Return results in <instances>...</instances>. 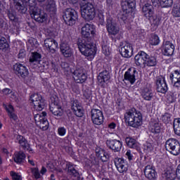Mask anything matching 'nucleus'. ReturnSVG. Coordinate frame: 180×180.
Listing matches in <instances>:
<instances>
[{"instance_id":"obj_1","label":"nucleus","mask_w":180,"mask_h":180,"mask_svg":"<svg viewBox=\"0 0 180 180\" xmlns=\"http://www.w3.org/2000/svg\"><path fill=\"white\" fill-rule=\"evenodd\" d=\"M91 36L95 34V26L92 24H86L82 28V39H79L77 42L78 49L80 53L86 57L94 58L96 54L95 45L92 41Z\"/></svg>"},{"instance_id":"obj_2","label":"nucleus","mask_w":180,"mask_h":180,"mask_svg":"<svg viewBox=\"0 0 180 180\" xmlns=\"http://www.w3.org/2000/svg\"><path fill=\"white\" fill-rule=\"evenodd\" d=\"M124 120L131 127H139L143 123V116L141 112L131 108L125 112Z\"/></svg>"},{"instance_id":"obj_3","label":"nucleus","mask_w":180,"mask_h":180,"mask_svg":"<svg viewBox=\"0 0 180 180\" xmlns=\"http://www.w3.org/2000/svg\"><path fill=\"white\" fill-rule=\"evenodd\" d=\"M24 1H25L27 5L30 6L31 17L32 19H34L36 22H39V23H43V22H46V20H47V14L44 12H41V8L34 6V3L32 4L30 3L31 0Z\"/></svg>"},{"instance_id":"obj_4","label":"nucleus","mask_w":180,"mask_h":180,"mask_svg":"<svg viewBox=\"0 0 180 180\" xmlns=\"http://www.w3.org/2000/svg\"><path fill=\"white\" fill-rule=\"evenodd\" d=\"M83 1H86L87 3L81 7L82 18L88 21L93 20L96 15L95 6L92 3L89 2V0Z\"/></svg>"},{"instance_id":"obj_5","label":"nucleus","mask_w":180,"mask_h":180,"mask_svg":"<svg viewBox=\"0 0 180 180\" xmlns=\"http://www.w3.org/2000/svg\"><path fill=\"white\" fill-rule=\"evenodd\" d=\"M165 148L170 154L173 155H179L180 144L176 139H169L165 143Z\"/></svg>"},{"instance_id":"obj_6","label":"nucleus","mask_w":180,"mask_h":180,"mask_svg":"<svg viewBox=\"0 0 180 180\" xmlns=\"http://www.w3.org/2000/svg\"><path fill=\"white\" fill-rule=\"evenodd\" d=\"M63 20L68 26H73L78 20V13L72 8H66L64 12Z\"/></svg>"},{"instance_id":"obj_7","label":"nucleus","mask_w":180,"mask_h":180,"mask_svg":"<svg viewBox=\"0 0 180 180\" xmlns=\"http://www.w3.org/2000/svg\"><path fill=\"white\" fill-rule=\"evenodd\" d=\"M30 101L32 103L35 110L41 111L44 109V106H46V102H44V99L41 95L39 94H34L31 95Z\"/></svg>"},{"instance_id":"obj_8","label":"nucleus","mask_w":180,"mask_h":180,"mask_svg":"<svg viewBox=\"0 0 180 180\" xmlns=\"http://www.w3.org/2000/svg\"><path fill=\"white\" fill-rule=\"evenodd\" d=\"M13 68L14 74L18 75L20 78H22V79L29 78V69H27V67H26L25 64L17 63L13 65Z\"/></svg>"},{"instance_id":"obj_9","label":"nucleus","mask_w":180,"mask_h":180,"mask_svg":"<svg viewBox=\"0 0 180 180\" xmlns=\"http://www.w3.org/2000/svg\"><path fill=\"white\" fill-rule=\"evenodd\" d=\"M46 116H47L46 112L34 114V115L35 122L39 125V127L42 129V130H47V129H49V121H47Z\"/></svg>"},{"instance_id":"obj_10","label":"nucleus","mask_w":180,"mask_h":180,"mask_svg":"<svg viewBox=\"0 0 180 180\" xmlns=\"http://www.w3.org/2000/svg\"><path fill=\"white\" fill-rule=\"evenodd\" d=\"M106 29L108 34L110 36H116L119 34L120 29L117 24L115 22L112 17H108L106 20Z\"/></svg>"},{"instance_id":"obj_11","label":"nucleus","mask_w":180,"mask_h":180,"mask_svg":"<svg viewBox=\"0 0 180 180\" xmlns=\"http://www.w3.org/2000/svg\"><path fill=\"white\" fill-rule=\"evenodd\" d=\"M91 120L94 124L101 126L103 123V112L102 110L96 108H93L91 110Z\"/></svg>"},{"instance_id":"obj_12","label":"nucleus","mask_w":180,"mask_h":180,"mask_svg":"<svg viewBox=\"0 0 180 180\" xmlns=\"http://www.w3.org/2000/svg\"><path fill=\"white\" fill-rule=\"evenodd\" d=\"M115 165L120 174H126L129 169V163L123 158H116L114 160Z\"/></svg>"},{"instance_id":"obj_13","label":"nucleus","mask_w":180,"mask_h":180,"mask_svg":"<svg viewBox=\"0 0 180 180\" xmlns=\"http://www.w3.org/2000/svg\"><path fill=\"white\" fill-rule=\"evenodd\" d=\"M120 53L124 58H130L133 56V46L130 44L124 42L120 45Z\"/></svg>"},{"instance_id":"obj_14","label":"nucleus","mask_w":180,"mask_h":180,"mask_svg":"<svg viewBox=\"0 0 180 180\" xmlns=\"http://www.w3.org/2000/svg\"><path fill=\"white\" fill-rule=\"evenodd\" d=\"M156 89L158 92H160V94H166L168 91V86L167 85V82H165V77L162 76L157 77Z\"/></svg>"},{"instance_id":"obj_15","label":"nucleus","mask_w":180,"mask_h":180,"mask_svg":"<svg viewBox=\"0 0 180 180\" xmlns=\"http://www.w3.org/2000/svg\"><path fill=\"white\" fill-rule=\"evenodd\" d=\"M60 53L66 58L72 57V54H74V50L71 48V45L68 42H62L60 44Z\"/></svg>"},{"instance_id":"obj_16","label":"nucleus","mask_w":180,"mask_h":180,"mask_svg":"<svg viewBox=\"0 0 180 180\" xmlns=\"http://www.w3.org/2000/svg\"><path fill=\"white\" fill-rule=\"evenodd\" d=\"M138 72L136 68H131L124 75V79L129 81L131 85L136 82V77H137Z\"/></svg>"},{"instance_id":"obj_17","label":"nucleus","mask_w":180,"mask_h":180,"mask_svg":"<svg viewBox=\"0 0 180 180\" xmlns=\"http://www.w3.org/2000/svg\"><path fill=\"white\" fill-rule=\"evenodd\" d=\"M71 109L77 117H82L84 116V109L81 103L78 102V100H72L71 101Z\"/></svg>"},{"instance_id":"obj_18","label":"nucleus","mask_w":180,"mask_h":180,"mask_svg":"<svg viewBox=\"0 0 180 180\" xmlns=\"http://www.w3.org/2000/svg\"><path fill=\"white\" fill-rule=\"evenodd\" d=\"M44 46L49 53L54 54L56 49L58 47V43L53 38H48L44 40Z\"/></svg>"},{"instance_id":"obj_19","label":"nucleus","mask_w":180,"mask_h":180,"mask_svg":"<svg viewBox=\"0 0 180 180\" xmlns=\"http://www.w3.org/2000/svg\"><path fill=\"white\" fill-rule=\"evenodd\" d=\"M107 147L114 151V153H119L122 150L123 144L120 141L117 139H111L106 141Z\"/></svg>"},{"instance_id":"obj_20","label":"nucleus","mask_w":180,"mask_h":180,"mask_svg":"<svg viewBox=\"0 0 180 180\" xmlns=\"http://www.w3.org/2000/svg\"><path fill=\"white\" fill-rule=\"evenodd\" d=\"M73 78L77 84H84L86 81V75L84 72V69H77L73 72Z\"/></svg>"},{"instance_id":"obj_21","label":"nucleus","mask_w":180,"mask_h":180,"mask_svg":"<svg viewBox=\"0 0 180 180\" xmlns=\"http://www.w3.org/2000/svg\"><path fill=\"white\" fill-rule=\"evenodd\" d=\"M147 57V53L141 51L138 53L137 55L135 56V64L138 67H144L146 65V58Z\"/></svg>"},{"instance_id":"obj_22","label":"nucleus","mask_w":180,"mask_h":180,"mask_svg":"<svg viewBox=\"0 0 180 180\" xmlns=\"http://www.w3.org/2000/svg\"><path fill=\"white\" fill-rule=\"evenodd\" d=\"M15 142L18 143L23 150H27L29 153H33V150L30 148L29 142H27V140L23 136L18 135Z\"/></svg>"},{"instance_id":"obj_23","label":"nucleus","mask_w":180,"mask_h":180,"mask_svg":"<svg viewBox=\"0 0 180 180\" xmlns=\"http://www.w3.org/2000/svg\"><path fill=\"white\" fill-rule=\"evenodd\" d=\"M121 6L122 11L133 12L136 8V1L134 0H122Z\"/></svg>"},{"instance_id":"obj_24","label":"nucleus","mask_w":180,"mask_h":180,"mask_svg":"<svg viewBox=\"0 0 180 180\" xmlns=\"http://www.w3.org/2000/svg\"><path fill=\"white\" fill-rule=\"evenodd\" d=\"M174 50L175 46H174V44H172V43H171L170 41H167L163 44L162 54L164 56H167L168 57H169V56H172V54H174Z\"/></svg>"},{"instance_id":"obj_25","label":"nucleus","mask_w":180,"mask_h":180,"mask_svg":"<svg viewBox=\"0 0 180 180\" xmlns=\"http://www.w3.org/2000/svg\"><path fill=\"white\" fill-rule=\"evenodd\" d=\"M144 174L146 177L149 180H155V178H157V173H155V169L153 167V165H148L146 166Z\"/></svg>"},{"instance_id":"obj_26","label":"nucleus","mask_w":180,"mask_h":180,"mask_svg":"<svg viewBox=\"0 0 180 180\" xmlns=\"http://www.w3.org/2000/svg\"><path fill=\"white\" fill-rule=\"evenodd\" d=\"M142 15L144 18H146V19L151 18V16L154 15V7L153 5L148 3L145 4L142 7Z\"/></svg>"},{"instance_id":"obj_27","label":"nucleus","mask_w":180,"mask_h":180,"mask_svg":"<svg viewBox=\"0 0 180 180\" xmlns=\"http://www.w3.org/2000/svg\"><path fill=\"white\" fill-rule=\"evenodd\" d=\"M148 20L150 21L152 30L154 32L158 29V26L161 25V17L153 14L152 16L149 17Z\"/></svg>"},{"instance_id":"obj_28","label":"nucleus","mask_w":180,"mask_h":180,"mask_svg":"<svg viewBox=\"0 0 180 180\" xmlns=\"http://www.w3.org/2000/svg\"><path fill=\"white\" fill-rule=\"evenodd\" d=\"M169 79L175 88L180 87V70H174L170 74Z\"/></svg>"},{"instance_id":"obj_29","label":"nucleus","mask_w":180,"mask_h":180,"mask_svg":"<svg viewBox=\"0 0 180 180\" xmlns=\"http://www.w3.org/2000/svg\"><path fill=\"white\" fill-rule=\"evenodd\" d=\"M66 168L68 169V173L72 178H75L77 180L81 179V176H79V172L75 168L71 163L66 164Z\"/></svg>"},{"instance_id":"obj_30","label":"nucleus","mask_w":180,"mask_h":180,"mask_svg":"<svg viewBox=\"0 0 180 180\" xmlns=\"http://www.w3.org/2000/svg\"><path fill=\"white\" fill-rule=\"evenodd\" d=\"M50 112L54 115V116H57L60 117L63 115V109L60 105H58L57 103H52L49 106Z\"/></svg>"},{"instance_id":"obj_31","label":"nucleus","mask_w":180,"mask_h":180,"mask_svg":"<svg viewBox=\"0 0 180 180\" xmlns=\"http://www.w3.org/2000/svg\"><path fill=\"white\" fill-rule=\"evenodd\" d=\"M40 61H41V54H40V53L36 51L31 53V56L30 57V65H37V64H40Z\"/></svg>"},{"instance_id":"obj_32","label":"nucleus","mask_w":180,"mask_h":180,"mask_svg":"<svg viewBox=\"0 0 180 180\" xmlns=\"http://www.w3.org/2000/svg\"><path fill=\"white\" fill-rule=\"evenodd\" d=\"M96 154L99 157L103 162H107L109 160V155L104 149L98 148L96 149Z\"/></svg>"},{"instance_id":"obj_33","label":"nucleus","mask_w":180,"mask_h":180,"mask_svg":"<svg viewBox=\"0 0 180 180\" xmlns=\"http://www.w3.org/2000/svg\"><path fill=\"white\" fill-rule=\"evenodd\" d=\"M15 8L20 13H26L27 11V4H22V0H15Z\"/></svg>"},{"instance_id":"obj_34","label":"nucleus","mask_w":180,"mask_h":180,"mask_svg":"<svg viewBox=\"0 0 180 180\" xmlns=\"http://www.w3.org/2000/svg\"><path fill=\"white\" fill-rule=\"evenodd\" d=\"M149 131L153 134L161 133V124L158 122H150L149 125Z\"/></svg>"},{"instance_id":"obj_35","label":"nucleus","mask_w":180,"mask_h":180,"mask_svg":"<svg viewBox=\"0 0 180 180\" xmlns=\"http://www.w3.org/2000/svg\"><path fill=\"white\" fill-rule=\"evenodd\" d=\"M155 65H157V58L155 56H150L146 53L145 67H155Z\"/></svg>"},{"instance_id":"obj_36","label":"nucleus","mask_w":180,"mask_h":180,"mask_svg":"<svg viewBox=\"0 0 180 180\" xmlns=\"http://www.w3.org/2000/svg\"><path fill=\"white\" fill-rule=\"evenodd\" d=\"M25 158L26 155H25V153L22 151L16 153L13 156V160L17 164H22V162H25Z\"/></svg>"},{"instance_id":"obj_37","label":"nucleus","mask_w":180,"mask_h":180,"mask_svg":"<svg viewBox=\"0 0 180 180\" xmlns=\"http://www.w3.org/2000/svg\"><path fill=\"white\" fill-rule=\"evenodd\" d=\"M142 96L145 101H150V99H153V96H154L153 90L148 88H145L142 92Z\"/></svg>"},{"instance_id":"obj_38","label":"nucleus","mask_w":180,"mask_h":180,"mask_svg":"<svg viewBox=\"0 0 180 180\" xmlns=\"http://www.w3.org/2000/svg\"><path fill=\"white\" fill-rule=\"evenodd\" d=\"M7 15L11 22H14L15 23H16L18 20H19L18 15L16 14V11H15V10H13L12 8L8 10Z\"/></svg>"},{"instance_id":"obj_39","label":"nucleus","mask_w":180,"mask_h":180,"mask_svg":"<svg viewBox=\"0 0 180 180\" xmlns=\"http://www.w3.org/2000/svg\"><path fill=\"white\" fill-rule=\"evenodd\" d=\"M165 176L167 180H175L177 178L175 170L173 169L167 170L165 173Z\"/></svg>"},{"instance_id":"obj_40","label":"nucleus","mask_w":180,"mask_h":180,"mask_svg":"<svg viewBox=\"0 0 180 180\" xmlns=\"http://www.w3.org/2000/svg\"><path fill=\"white\" fill-rule=\"evenodd\" d=\"M174 131L176 136H180V118H176L173 122Z\"/></svg>"},{"instance_id":"obj_41","label":"nucleus","mask_w":180,"mask_h":180,"mask_svg":"<svg viewBox=\"0 0 180 180\" xmlns=\"http://www.w3.org/2000/svg\"><path fill=\"white\" fill-rule=\"evenodd\" d=\"M126 144L130 148H137L138 144L136 139L132 138H126L125 139Z\"/></svg>"},{"instance_id":"obj_42","label":"nucleus","mask_w":180,"mask_h":180,"mask_svg":"<svg viewBox=\"0 0 180 180\" xmlns=\"http://www.w3.org/2000/svg\"><path fill=\"white\" fill-rule=\"evenodd\" d=\"M46 11L48 12H53L54 13L57 11V7L56 6V1L54 0H49L48 4L46 5Z\"/></svg>"},{"instance_id":"obj_43","label":"nucleus","mask_w":180,"mask_h":180,"mask_svg":"<svg viewBox=\"0 0 180 180\" xmlns=\"http://www.w3.org/2000/svg\"><path fill=\"white\" fill-rule=\"evenodd\" d=\"M131 13V11H127L122 9V11L118 15V18L121 19V20H123V22H126L127 20V18H129V15Z\"/></svg>"},{"instance_id":"obj_44","label":"nucleus","mask_w":180,"mask_h":180,"mask_svg":"<svg viewBox=\"0 0 180 180\" xmlns=\"http://www.w3.org/2000/svg\"><path fill=\"white\" fill-rule=\"evenodd\" d=\"M8 47H9V44H8L6 38L0 37V50H6Z\"/></svg>"},{"instance_id":"obj_45","label":"nucleus","mask_w":180,"mask_h":180,"mask_svg":"<svg viewBox=\"0 0 180 180\" xmlns=\"http://www.w3.org/2000/svg\"><path fill=\"white\" fill-rule=\"evenodd\" d=\"M149 43L151 46H158V44H160V37H158L157 34L152 35Z\"/></svg>"},{"instance_id":"obj_46","label":"nucleus","mask_w":180,"mask_h":180,"mask_svg":"<svg viewBox=\"0 0 180 180\" xmlns=\"http://www.w3.org/2000/svg\"><path fill=\"white\" fill-rule=\"evenodd\" d=\"M99 78H101L103 80V82H108L109 79H110V75H109V72L105 71L103 72H101L99 74Z\"/></svg>"},{"instance_id":"obj_47","label":"nucleus","mask_w":180,"mask_h":180,"mask_svg":"<svg viewBox=\"0 0 180 180\" xmlns=\"http://www.w3.org/2000/svg\"><path fill=\"white\" fill-rule=\"evenodd\" d=\"M167 99L169 103H174L176 101V93L170 91L167 96Z\"/></svg>"},{"instance_id":"obj_48","label":"nucleus","mask_w":180,"mask_h":180,"mask_svg":"<svg viewBox=\"0 0 180 180\" xmlns=\"http://www.w3.org/2000/svg\"><path fill=\"white\" fill-rule=\"evenodd\" d=\"M27 45L29 47H32V49L39 47V42H37V39L34 38H30L28 39Z\"/></svg>"},{"instance_id":"obj_49","label":"nucleus","mask_w":180,"mask_h":180,"mask_svg":"<svg viewBox=\"0 0 180 180\" xmlns=\"http://www.w3.org/2000/svg\"><path fill=\"white\" fill-rule=\"evenodd\" d=\"M161 120L165 124H168V123H171V114L169 113H165L161 117Z\"/></svg>"},{"instance_id":"obj_50","label":"nucleus","mask_w":180,"mask_h":180,"mask_svg":"<svg viewBox=\"0 0 180 180\" xmlns=\"http://www.w3.org/2000/svg\"><path fill=\"white\" fill-rule=\"evenodd\" d=\"M174 4V0H161V5L163 8H171Z\"/></svg>"},{"instance_id":"obj_51","label":"nucleus","mask_w":180,"mask_h":180,"mask_svg":"<svg viewBox=\"0 0 180 180\" xmlns=\"http://www.w3.org/2000/svg\"><path fill=\"white\" fill-rule=\"evenodd\" d=\"M172 13L174 18H180V6H174Z\"/></svg>"},{"instance_id":"obj_52","label":"nucleus","mask_w":180,"mask_h":180,"mask_svg":"<svg viewBox=\"0 0 180 180\" xmlns=\"http://www.w3.org/2000/svg\"><path fill=\"white\" fill-rule=\"evenodd\" d=\"M143 149L145 151L150 153L153 150V144L148 141H146L143 144Z\"/></svg>"},{"instance_id":"obj_53","label":"nucleus","mask_w":180,"mask_h":180,"mask_svg":"<svg viewBox=\"0 0 180 180\" xmlns=\"http://www.w3.org/2000/svg\"><path fill=\"white\" fill-rule=\"evenodd\" d=\"M83 96L84 99H86V101H91V98H92V93L91 91H84L83 93Z\"/></svg>"},{"instance_id":"obj_54","label":"nucleus","mask_w":180,"mask_h":180,"mask_svg":"<svg viewBox=\"0 0 180 180\" xmlns=\"http://www.w3.org/2000/svg\"><path fill=\"white\" fill-rule=\"evenodd\" d=\"M11 176L13 180H22V176L15 172H11Z\"/></svg>"},{"instance_id":"obj_55","label":"nucleus","mask_w":180,"mask_h":180,"mask_svg":"<svg viewBox=\"0 0 180 180\" xmlns=\"http://www.w3.org/2000/svg\"><path fill=\"white\" fill-rule=\"evenodd\" d=\"M66 132H67V129H65L64 127H62L58 129V133L59 136H65Z\"/></svg>"},{"instance_id":"obj_56","label":"nucleus","mask_w":180,"mask_h":180,"mask_svg":"<svg viewBox=\"0 0 180 180\" xmlns=\"http://www.w3.org/2000/svg\"><path fill=\"white\" fill-rule=\"evenodd\" d=\"M125 156L129 160V161H133V154H131V151L130 150H128L127 153H125Z\"/></svg>"},{"instance_id":"obj_57","label":"nucleus","mask_w":180,"mask_h":180,"mask_svg":"<svg viewBox=\"0 0 180 180\" xmlns=\"http://www.w3.org/2000/svg\"><path fill=\"white\" fill-rule=\"evenodd\" d=\"M18 57V58H25L26 57V51L25 49H20Z\"/></svg>"},{"instance_id":"obj_58","label":"nucleus","mask_w":180,"mask_h":180,"mask_svg":"<svg viewBox=\"0 0 180 180\" xmlns=\"http://www.w3.org/2000/svg\"><path fill=\"white\" fill-rule=\"evenodd\" d=\"M41 66L43 67L44 70H49V65H50V63L48 62V60H43L42 63H40Z\"/></svg>"},{"instance_id":"obj_59","label":"nucleus","mask_w":180,"mask_h":180,"mask_svg":"<svg viewBox=\"0 0 180 180\" xmlns=\"http://www.w3.org/2000/svg\"><path fill=\"white\" fill-rule=\"evenodd\" d=\"M6 110L8 112V115H9L10 113H13V112H15V110L13 109V106H12V105H8L6 106Z\"/></svg>"},{"instance_id":"obj_60","label":"nucleus","mask_w":180,"mask_h":180,"mask_svg":"<svg viewBox=\"0 0 180 180\" xmlns=\"http://www.w3.org/2000/svg\"><path fill=\"white\" fill-rule=\"evenodd\" d=\"M32 174L36 179H39V178H40V172H39L37 169L32 170Z\"/></svg>"},{"instance_id":"obj_61","label":"nucleus","mask_w":180,"mask_h":180,"mask_svg":"<svg viewBox=\"0 0 180 180\" xmlns=\"http://www.w3.org/2000/svg\"><path fill=\"white\" fill-rule=\"evenodd\" d=\"M8 115L10 119H11L12 120H18V115H16L15 112H11L10 114Z\"/></svg>"},{"instance_id":"obj_62","label":"nucleus","mask_w":180,"mask_h":180,"mask_svg":"<svg viewBox=\"0 0 180 180\" xmlns=\"http://www.w3.org/2000/svg\"><path fill=\"white\" fill-rule=\"evenodd\" d=\"M176 176L177 177V179L180 180V165H178L176 171Z\"/></svg>"},{"instance_id":"obj_63","label":"nucleus","mask_w":180,"mask_h":180,"mask_svg":"<svg viewBox=\"0 0 180 180\" xmlns=\"http://www.w3.org/2000/svg\"><path fill=\"white\" fill-rule=\"evenodd\" d=\"M2 92L4 95H9V94H12V90L9 89H4L2 90Z\"/></svg>"},{"instance_id":"obj_64","label":"nucleus","mask_w":180,"mask_h":180,"mask_svg":"<svg viewBox=\"0 0 180 180\" xmlns=\"http://www.w3.org/2000/svg\"><path fill=\"white\" fill-rule=\"evenodd\" d=\"M108 129L110 130H115L116 129V124L115 122H112L108 125Z\"/></svg>"}]
</instances>
